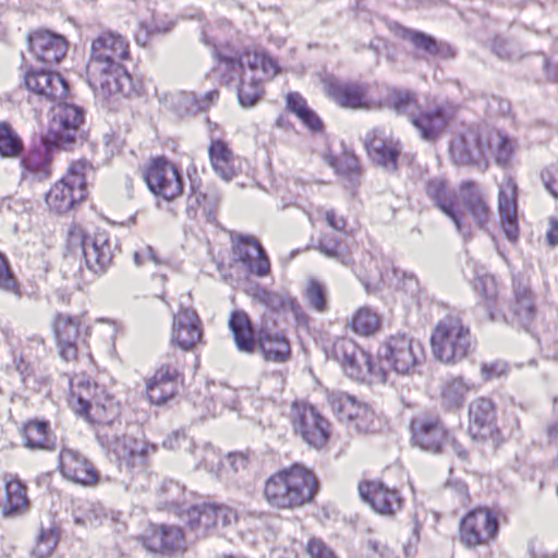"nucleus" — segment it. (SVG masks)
Instances as JSON below:
<instances>
[{"mask_svg":"<svg viewBox=\"0 0 558 558\" xmlns=\"http://www.w3.org/2000/svg\"><path fill=\"white\" fill-rule=\"evenodd\" d=\"M514 149V142L507 135L495 130L470 126L451 141L449 154L456 165L485 169L489 157H493L497 165L507 167Z\"/></svg>","mask_w":558,"mask_h":558,"instance_id":"f257e3e1","label":"nucleus"},{"mask_svg":"<svg viewBox=\"0 0 558 558\" xmlns=\"http://www.w3.org/2000/svg\"><path fill=\"white\" fill-rule=\"evenodd\" d=\"M317 489L314 474L301 465H293L271 475L264 485V497L277 509H294L310 502Z\"/></svg>","mask_w":558,"mask_h":558,"instance_id":"f03ea898","label":"nucleus"},{"mask_svg":"<svg viewBox=\"0 0 558 558\" xmlns=\"http://www.w3.org/2000/svg\"><path fill=\"white\" fill-rule=\"evenodd\" d=\"M225 64L233 72L242 71L238 99L244 108L257 102L263 93V82L274 78L279 72L277 62L264 52H245L239 61L226 59Z\"/></svg>","mask_w":558,"mask_h":558,"instance_id":"7ed1b4c3","label":"nucleus"},{"mask_svg":"<svg viewBox=\"0 0 558 558\" xmlns=\"http://www.w3.org/2000/svg\"><path fill=\"white\" fill-rule=\"evenodd\" d=\"M430 348L437 361L456 364L474 350V342L470 328L460 317L450 315L435 326L430 336Z\"/></svg>","mask_w":558,"mask_h":558,"instance_id":"20e7f679","label":"nucleus"},{"mask_svg":"<svg viewBox=\"0 0 558 558\" xmlns=\"http://www.w3.org/2000/svg\"><path fill=\"white\" fill-rule=\"evenodd\" d=\"M68 252L83 256L86 266L95 274L104 272L112 262L117 243L105 230L87 234L80 226H73L68 232Z\"/></svg>","mask_w":558,"mask_h":558,"instance_id":"39448f33","label":"nucleus"},{"mask_svg":"<svg viewBox=\"0 0 558 558\" xmlns=\"http://www.w3.org/2000/svg\"><path fill=\"white\" fill-rule=\"evenodd\" d=\"M70 393L68 398L72 410L87 420L98 422L99 424L112 423V418L101 415V411L107 408L112 414L116 409L111 400L105 393L104 389L93 383L85 375H77L69 380Z\"/></svg>","mask_w":558,"mask_h":558,"instance_id":"423d86ee","label":"nucleus"},{"mask_svg":"<svg viewBox=\"0 0 558 558\" xmlns=\"http://www.w3.org/2000/svg\"><path fill=\"white\" fill-rule=\"evenodd\" d=\"M329 356L338 362L344 374L361 383H385L386 372L383 368H376L372 363L371 355L357 347L349 338H338L333 341Z\"/></svg>","mask_w":558,"mask_h":558,"instance_id":"0eeeda50","label":"nucleus"},{"mask_svg":"<svg viewBox=\"0 0 558 558\" xmlns=\"http://www.w3.org/2000/svg\"><path fill=\"white\" fill-rule=\"evenodd\" d=\"M380 362L400 375L412 374L425 359L421 341L407 333L388 337L378 348Z\"/></svg>","mask_w":558,"mask_h":558,"instance_id":"6e6552de","label":"nucleus"},{"mask_svg":"<svg viewBox=\"0 0 558 558\" xmlns=\"http://www.w3.org/2000/svg\"><path fill=\"white\" fill-rule=\"evenodd\" d=\"M93 167L86 160L70 165L66 174L46 194L50 210L63 214L86 197V179Z\"/></svg>","mask_w":558,"mask_h":558,"instance_id":"1a4fd4ad","label":"nucleus"},{"mask_svg":"<svg viewBox=\"0 0 558 558\" xmlns=\"http://www.w3.org/2000/svg\"><path fill=\"white\" fill-rule=\"evenodd\" d=\"M83 122L84 111L82 108L69 104H59L54 108L53 117L49 122L44 138L45 145L48 148L71 149L80 137V128Z\"/></svg>","mask_w":558,"mask_h":558,"instance_id":"9d476101","label":"nucleus"},{"mask_svg":"<svg viewBox=\"0 0 558 558\" xmlns=\"http://www.w3.org/2000/svg\"><path fill=\"white\" fill-rule=\"evenodd\" d=\"M113 424V422L102 424L98 430V438L101 439L104 446L108 447L120 464L124 463L126 468L143 470L148 451H154L155 447L126 434L122 436L110 434L108 428Z\"/></svg>","mask_w":558,"mask_h":558,"instance_id":"9b49d317","label":"nucleus"},{"mask_svg":"<svg viewBox=\"0 0 558 558\" xmlns=\"http://www.w3.org/2000/svg\"><path fill=\"white\" fill-rule=\"evenodd\" d=\"M498 520L487 508L470 511L460 522L459 539L469 549L488 546L497 536Z\"/></svg>","mask_w":558,"mask_h":558,"instance_id":"f8f14e48","label":"nucleus"},{"mask_svg":"<svg viewBox=\"0 0 558 558\" xmlns=\"http://www.w3.org/2000/svg\"><path fill=\"white\" fill-rule=\"evenodd\" d=\"M292 423L295 433L314 448H322L329 438L328 421L307 403H293Z\"/></svg>","mask_w":558,"mask_h":558,"instance_id":"ddd939ff","label":"nucleus"},{"mask_svg":"<svg viewBox=\"0 0 558 558\" xmlns=\"http://www.w3.org/2000/svg\"><path fill=\"white\" fill-rule=\"evenodd\" d=\"M180 515L197 536H205L218 522H221L223 526H230L239 519L238 512L233 508L208 504L191 507Z\"/></svg>","mask_w":558,"mask_h":558,"instance_id":"4468645a","label":"nucleus"},{"mask_svg":"<svg viewBox=\"0 0 558 558\" xmlns=\"http://www.w3.org/2000/svg\"><path fill=\"white\" fill-rule=\"evenodd\" d=\"M129 58V43L121 35L104 32L92 43L90 60L87 69L101 72L111 64H121Z\"/></svg>","mask_w":558,"mask_h":558,"instance_id":"2eb2a0df","label":"nucleus"},{"mask_svg":"<svg viewBox=\"0 0 558 558\" xmlns=\"http://www.w3.org/2000/svg\"><path fill=\"white\" fill-rule=\"evenodd\" d=\"M145 182L157 196L171 201L182 193L183 184L178 169L165 158H156L144 173Z\"/></svg>","mask_w":558,"mask_h":558,"instance_id":"dca6fc26","label":"nucleus"},{"mask_svg":"<svg viewBox=\"0 0 558 558\" xmlns=\"http://www.w3.org/2000/svg\"><path fill=\"white\" fill-rule=\"evenodd\" d=\"M364 147L372 162L387 172L398 169V159L402 149L399 140L388 136L385 130L375 128L366 133Z\"/></svg>","mask_w":558,"mask_h":558,"instance_id":"f3484780","label":"nucleus"},{"mask_svg":"<svg viewBox=\"0 0 558 558\" xmlns=\"http://www.w3.org/2000/svg\"><path fill=\"white\" fill-rule=\"evenodd\" d=\"M232 250L236 262L256 277H265L270 272V262L260 243L252 235L235 234L232 236Z\"/></svg>","mask_w":558,"mask_h":558,"instance_id":"a211bd4d","label":"nucleus"},{"mask_svg":"<svg viewBox=\"0 0 558 558\" xmlns=\"http://www.w3.org/2000/svg\"><path fill=\"white\" fill-rule=\"evenodd\" d=\"M412 441L415 446L429 452H440L449 441L446 426L436 416L413 420L411 424Z\"/></svg>","mask_w":558,"mask_h":558,"instance_id":"6ab92c4d","label":"nucleus"},{"mask_svg":"<svg viewBox=\"0 0 558 558\" xmlns=\"http://www.w3.org/2000/svg\"><path fill=\"white\" fill-rule=\"evenodd\" d=\"M142 542L147 550L173 555V558H183L181 554L186 549L183 532L178 526L154 525Z\"/></svg>","mask_w":558,"mask_h":558,"instance_id":"aec40b11","label":"nucleus"},{"mask_svg":"<svg viewBox=\"0 0 558 558\" xmlns=\"http://www.w3.org/2000/svg\"><path fill=\"white\" fill-rule=\"evenodd\" d=\"M325 94L340 107L349 109H372L375 102L366 97V86L357 83H343L335 77L324 80Z\"/></svg>","mask_w":558,"mask_h":558,"instance_id":"412c9836","label":"nucleus"},{"mask_svg":"<svg viewBox=\"0 0 558 558\" xmlns=\"http://www.w3.org/2000/svg\"><path fill=\"white\" fill-rule=\"evenodd\" d=\"M24 85L32 94L49 101L64 98L69 90L66 82L59 73L44 70L26 72Z\"/></svg>","mask_w":558,"mask_h":558,"instance_id":"4be33fe9","label":"nucleus"},{"mask_svg":"<svg viewBox=\"0 0 558 558\" xmlns=\"http://www.w3.org/2000/svg\"><path fill=\"white\" fill-rule=\"evenodd\" d=\"M32 54L47 65L59 63L66 53L68 44L64 37L48 31H38L28 36Z\"/></svg>","mask_w":558,"mask_h":558,"instance_id":"5701e85b","label":"nucleus"},{"mask_svg":"<svg viewBox=\"0 0 558 558\" xmlns=\"http://www.w3.org/2000/svg\"><path fill=\"white\" fill-rule=\"evenodd\" d=\"M359 494L372 508L384 515H392L400 511L402 498L395 489H389L383 483L365 482L359 485Z\"/></svg>","mask_w":558,"mask_h":558,"instance_id":"b1692460","label":"nucleus"},{"mask_svg":"<svg viewBox=\"0 0 558 558\" xmlns=\"http://www.w3.org/2000/svg\"><path fill=\"white\" fill-rule=\"evenodd\" d=\"M59 469L65 478L84 486L96 484L98 481L97 471L92 462L73 449L61 450Z\"/></svg>","mask_w":558,"mask_h":558,"instance_id":"393cba45","label":"nucleus"},{"mask_svg":"<svg viewBox=\"0 0 558 558\" xmlns=\"http://www.w3.org/2000/svg\"><path fill=\"white\" fill-rule=\"evenodd\" d=\"M202 339L201 320L195 311L182 308L173 316L171 341L182 350H191Z\"/></svg>","mask_w":558,"mask_h":558,"instance_id":"a878e982","label":"nucleus"},{"mask_svg":"<svg viewBox=\"0 0 558 558\" xmlns=\"http://www.w3.org/2000/svg\"><path fill=\"white\" fill-rule=\"evenodd\" d=\"M81 318L58 314L53 322V332L57 339L59 354L64 361H72L77 355Z\"/></svg>","mask_w":558,"mask_h":558,"instance_id":"bb28decb","label":"nucleus"},{"mask_svg":"<svg viewBox=\"0 0 558 558\" xmlns=\"http://www.w3.org/2000/svg\"><path fill=\"white\" fill-rule=\"evenodd\" d=\"M517 184L511 178H507L499 187L498 208L501 218V227L506 238L514 242L519 228L517 221Z\"/></svg>","mask_w":558,"mask_h":558,"instance_id":"cd10ccee","label":"nucleus"},{"mask_svg":"<svg viewBox=\"0 0 558 558\" xmlns=\"http://www.w3.org/2000/svg\"><path fill=\"white\" fill-rule=\"evenodd\" d=\"M90 84L98 88L104 97L125 93L130 88L131 76L121 64H111L101 72L88 69Z\"/></svg>","mask_w":558,"mask_h":558,"instance_id":"c85d7f7f","label":"nucleus"},{"mask_svg":"<svg viewBox=\"0 0 558 558\" xmlns=\"http://www.w3.org/2000/svg\"><path fill=\"white\" fill-rule=\"evenodd\" d=\"M179 372L175 367L165 364L160 366L147 384V397L150 403L161 405L178 392Z\"/></svg>","mask_w":558,"mask_h":558,"instance_id":"c756f323","label":"nucleus"},{"mask_svg":"<svg viewBox=\"0 0 558 558\" xmlns=\"http://www.w3.org/2000/svg\"><path fill=\"white\" fill-rule=\"evenodd\" d=\"M459 197L475 225L481 229H485L492 213L480 185L473 181L462 182L459 187Z\"/></svg>","mask_w":558,"mask_h":558,"instance_id":"7c9ffc66","label":"nucleus"},{"mask_svg":"<svg viewBox=\"0 0 558 558\" xmlns=\"http://www.w3.org/2000/svg\"><path fill=\"white\" fill-rule=\"evenodd\" d=\"M425 191L435 205L453 221L457 231H459L466 240L470 236V233L463 231L461 219L456 211L457 196L453 192L448 190L445 180L441 178H433L428 180L426 182Z\"/></svg>","mask_w":558,"mask_h":558,"instance_id":"2f4dec72","label":"nucleus"},{"mask_svg":"<svg viewBox=\"0 0 558 558\" xmlns=\"http://www.w3.org/2000/svg\"><path fill=\"white\" fill-rule=\"evenodd\" d=\"M450 117L444 107L438 106L434 110L417 111L410 121L424 141L435 142L445 131Z\"/></svg>","mask_w":558,"mask_h":558,"instance_id":"473e14b6","label":"nucleus"},{"mask_svg":"<svg viewBox=\"0 0 558 558\" xmlns=\"http://www.w3.org/2000/svg\"><path fill=\"white\" fill-rule=\"evenodd\" d=\"M208 155L213 170L222 180L230 181L236 175L238 159L225 142L211 141Z\"/></svg>","mask_w":558,"mask_h":558,"instance_id":"72a5a7b5","label":"nucleus"},{"mask_svg":"<svg viewBox=\"0 0 558 558\" xmlns=\"http://www.w3.org/2000/svg\"><path fill=\"white\" fill-rule=\"evenodd\" d=\"M5 498L1 502L3 517L13 518L25 513L29 506L26 486L19 480L5 477Z\"/></svg>","mask_w":558,"mask_h":558,"instance_id":"f704fd0d","label":"nucleus"},{"mask_svg":"<svg viewBox=\"0 0 558 558\" xmlns=\"http://www.w3.org/2000/svg\"><path fill=\"white\" fill-rule=\"evenodd\" d=\"M257 344L267 362L283 363L290 356V343L281 335L260 331Z\"/></svg>","mask_w":558,"mask_h":558,"instance_id":"c9c22d12","label":"nucleus"},{"mask_svg":"<svg viewBox=\"0 0 558 558\" xmlns=\"http://www.w3.org/2000/svg\"><path fill=\"white\" fill-rule=\"evenodd\" d=\"M229 327L233 333L236 348L245 353L253 352L255 340L248 316L243 312H233L229 319Z\"/></svg>","mask_w":558,"mask_h":558,"instance_id":"e433bc0d","label":"nucleus"},{"mask_svg":"<svg viewBox=\"0 0 558 558\" xmlns=\"http://www.w3.org/2000/svg\"><path fill=\"white\" fill-rule=\"evenodd\" d=\"M388 107L397 114H403L411 120L418 110L415 95L410 90L393 89L385 98V100L375 104V108Z\"/></svg>","mask_w":558,"mask_h":558,"instance_id":"4c0bfd02","label":"nucleus"},{"mask_svg":"<svg viewBox=\"0 0 558 558\" xmlns=\"http://www.w3.org/2000/svg\"><path fill=\"white\" fill-rule=\"evenodd\" d=\"M496 418L495 404L488 398H477L469 405L470 429L490 427Z\"/></svg>","mask_w":558,"mask_h":558,"instance_id":"58836bf2","label":"nucleus"},{"mask_svg":"<svg viewBox=\"0 0 558 558\" xmlns=\"http://www.w3.org/2000/svg\"><path fill=\"white\" fill-rule=\"evenodd\" d=\"M218 97L216 89L207 92L202 98H197L194 93L182 92L177 96L175 108L179 114L196 113L209 108Z\"/></svg>","mask_w":558,"mask_h":558,"instance_id":"ea45409f","label":"nucleus"},{"mask_svg":"<svg viewBox=\"0 0 558 558\" xmlns=\"http://www.w3.org/2000/svg\"><path fill=\"white\" fill-rule=\"evenodd\" d=\"M24 445L32 450L50 448L49 424L44 421H29L23 428Z\"/></svg>","mask_w":558,"mask_h":558,"instance_id":"a19ab883","label":"nucleus"},{"mask_svg":"<svg viewBox=\"0 0 558 558\" xmlns=\"http://www.w3.org/2000/svg\"><path fill=\"white\" fill-rule=\"evenodd\" d=\"M23 178L45 180L51 174V159L46 153H33L21 161Z\"/></svg>","mask_w":558,"mask_h":558,"instance_id":"79ce46f5","label":"nucleus"},{"mask_svg":"<svg viewBox=\"0 0 558 558\" xmlns=\"http://www.w3.org/2000/svg\"><path fill=\"white\" fill-rule=\"evenodd\" d=\"M24 144L16 131L7 122H0V157L17 158Z\"/></svg>","mask_w":558,"mask_h":558,"instance_id":"37998d69","label":"nucleus"},{"mask_svg":"<svg viewBox=\"0 0 558 558\" xmlns=\"http://www.w3.org/2000/svg\"><path fill=\"white\" fill-rule=\"evenodd\" d=\"M514 304L513 314L520 322H530L535 315L534 301L531 290L520 283H514Z\"/></svg>","mask_w":558,"mask_h":558,"instance_id":"c03bdc74","label":"nucleus"},{"mask_svg":"<svg viewBox=\"0 0 558 558\" xmlns=\"http://www.w3.org/2000/svg\"><path fill=\"white\" fill-rule=\"evenodd\" d=\"M287 107L295 113L301 121L313 131L322 128L319 118L307 107L305 99L298 93H289L287 95Z\"/></svg>","mask_w":558,"mask_h":558,"instance_id":"a18cd8bd","label":"nucleus"},{"mask_svg":"<svg viewBox=\"0 0 558 558\" xmlns=\"http://www.w3.org/2000/svg\"><path fill=\"white\" fill-rule=\"evenodd\" d=\"M329 403L332 410L339 415V418L351 423L359 416L362 409H367L366 404L359 403L354 398L348 395H331Z\"/></svg>","mask_w":558,"mask_h":558,"instance_id":"49530a36","label":"nucleus"},{"mask_svg":"<svg viewBox=\"0 0 558 558\" xmlns=\"http://www.w3.org/2000/svg\"><path fill=\"white\" fill-rule=\"evenodd\" d=\"M352 329L361 336H371L379 328V318L367 307L360 308L352 318Z\"/></svg>","mask_w":558,"mask_h":558,"instance_id":"de8ad7c7","label":"nucleus"},{"mask_svg":"<svg viewBox=\"0 0 558 558\" xmlns=\"http://www.w3.org/2000/svg\"><path fill=\"white\" fill-rule=\"evenodd\" d=\"M468 386L461 378L448 380L441 390V400L447 408H459L463 403Z\"/></svg>","mask_w":558,"mask_h":558,"instance_id":"09e8293b","label":"nucleus"},{"mask_svg":"<svg viewBox=\"0 0 558 558\" xmlns=\"http://www.w3.org/2000/svg\"><path fill=\"white\" fill-rule=\"evenodd\" d=\"M220 202V197L217 193H203L202 191H195L193 189L192 193L187 197V211H196L198 208H202L206 216H210L217 208Z\"/></svg>","mask_w":558,"mask_h":558,"instance_id":"8fccbe9b","label":"nucleus"},{"mask_svg":"<svg viewBox=\"0 0 558 558\" xmlns=\"http://www.w3.org/2000/svg\"><path fill=\"white\" fill-rule=\"evenodd\" d=\"M317 248L325 256L333 258L344 266H349L352 263L350 255L343 252L340 243L329 239L327 235L319 240Z\"/></svg>","mask_w":558,"mask_h":558,"instance_id":"3c124183","label":"nucleus"},{"mask_svg":"<svg viewBox=\"0 0 558 558\" xmlns=\"http://www.w3.org/2000/svg\"><path fill=\"white\" fill-rule=\"evenodd\" d=\"M308 304L316 311L324 312L327 308L325 287L317 280L311 279L305 290Z\"/></svg>","mask_w":558,"mask_h":558,"instance_id":"603ef678","label":"nucleus"},{"mask_svg":"<svg viewBox=\"0 0 558 558\" xmlns=\"http://www.w3.org/2000/svg\"><path fill=\"white\" fill-rule=\"evenodd\" d=\"M404 38L409 39L415 48L422 49L428 54L434 56L439 52L437 41L424 33L405 31Z\"/></svg>","mask_w":558,"mask_h":558,"instance_id":"864d4df0","label":"nucleus"},{"mask_svg":"<svg viewBox=\"0 0 558 558\" xmlns=\"http://www.w3.org/2000/svg\"><path fill=\"white\" fill-rule=\"evenodd\" d=\"M57 544V537L52 531L41 532L33 549L35 558L49 557Z\"/></svg>","mask_w":558,"mask_h":558,"instance_id":"5fc2aeb1","label":"nucleus"},{"mask_svg":"<svg viewBox=\"0 0 558 558\" xmlns=\"http://www.w3.org/2000/svg\"><path fill=\"white\" fill-rule=\"evenodd\" d=\"M360 414L350 424L359 433H369L374 429V412L367 408L359 410Z\"/></svg>","mask_w":558,"mask_h":558,"instance_id":"6e6d98bb","label":"nucleus"},{"mask_svg":"<svg viewBox=\"0 0 558 558\" xmlns=\"http://www.w3.org/2000/svg\"><path fill=\"white\" fill-rule=\"evenodd\" d=\"M254 299L258 301L260 304L271 308L278 310L283 305V300L281 295L277 293L269 292L265 289L257 288L254 293Z\"/></svg>","mask_w":558,"mask_h":558,"instance_id":"4d7b16f0","label":"nucleus"},{"mask_svg":"<svg viewBox=\"0 0 558 558\" xmlns=\"http://www.w3.org/2000/svg\"><path fill=\"white\" fill-rule=\"evenodd\" d=\"M0 289L13 292L16 289V281L13 277L8 262L3 254L0 253Z\"/></svg>","mask_w":558,"mask_h":558,"instance_id":"13d9d810","label":"nucleus"},{"mask_svg":"<svg viewBox=\"0 0 558 558\" xmlns=\"http://www.w3.org/2000/svg\"><path fill=\"white\" fill-rule=\"evenodd\" d=\"M508 371V364L502 361H496L490 364H483L481 367L482 377L485 380L506 376Z\"/></svg>","mask_w":558,"mask_h":558,"instance_id":"bf43d9fd","label":"nucleus"},{"mask_svg":"<svg viewBox=\"0 0 558 558\" xmlns=\"http://www.w3.org/2000/svg\"><path fill=\"white\" fill-rule=\"evenodd\" d=\"M306 550L311 558H336L333 551L317 538L308 541Z\"/></svg>","mask_w":558,"mask_h":558,"instance_id":"052dcab7","label":"nucleus"},{"mask_svg":"<svg viewBox=\"0 0 558 558\" xmlns=\"http://www.w3.org/2000/svg\"><path fill=\"white\" fill-rule=\"evenodd\" d=\"M73 517L74 522L77 525L83 526H93L96 525L99 521V514L97 513V510L94 509L93 505H86L84 513H78L77 511H74Z\"/></svg>","mask_w":558,"mask_h":558,"instance_id":"680f3d73","label":"nucleus"},{"mask_svg":"<svg viewBox=\"0 0 558 558\" xmlns=\"http://www.w3.org/2000/svg\"><path fill=\"white\" fill-rule=\"evenodd\" d=\"M542 180L546 190L558 198V167L542 172Z\"/></svg>","mask_w":558,"mask_h":558,"instance_id":"e2e57ef3","label":"nucleus"},{"mask_svg":"<svg viewBox=\"0 0 558 558\" xmlns=\"http://www.w3.org/2000/svg\"><path fill=\"white\" fill-rule=\"evenodd\" d=\"M183 445L191 446L192 441L187 439L185 433L182 430L172 432V434L163 440V447L171 450L180 449Z\"/></svg>","mask_w":558,"mask_h":558,"instance_id":"0e129e2a","label":"nucleus"},{"mask_svg":"<svg viewBox=\"0 0 558 558\" xmlns=\"http://www.w3.org/2000/svg\"><path fill=\"white\" fill-rule=\"evenodd\" d=\"M173 26V21L165 20L159 16H153L151 23L145 25V28L149 34H161L171 31Z\"/></svg>","mask_w":558,"mask_h":558,"instance_id":"69168bd1","label":"nucleus"},{"mask_svg":"<svg viewBox=\"0 0 558 558\" xmlns=\"http://www.w3.org/2000/svg\"><path fill=\"white\" fill-rule=\"evenodd\" d=\"M359 169L360 167L357 159L354 156H345L337 170L344 175L353 177L359 174Z\"/></svg>","mask_w":558,"mask_h":558,"instance_id":"338daca9","label":"nucleus"},{"mask_svg":"<svg viewBox=\"0 0 558 558\" xmlns=\"http://www.w3.org/2000/svg\"><path fill=\"white\" fill-rule=\"evenodd\" d=\"M133 258L137 266L144 265L146 260L151 262L155 265L159 264V259L154 253L153 247L148 245L144 246L141 251H136Z\"/></svg>","mask_w":558,"mask_h":558,"instance_id":"774afa93","label":"nucleus"}]
</instances>
